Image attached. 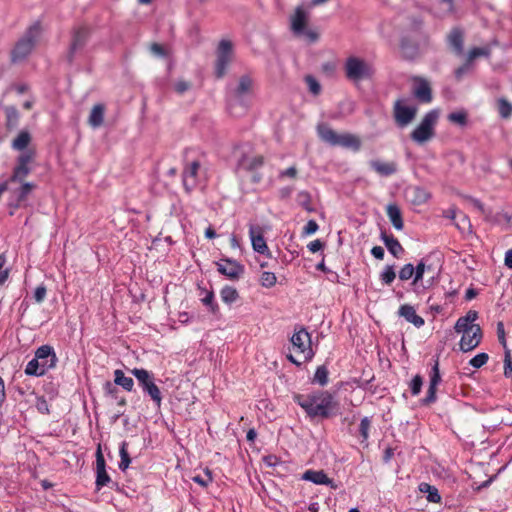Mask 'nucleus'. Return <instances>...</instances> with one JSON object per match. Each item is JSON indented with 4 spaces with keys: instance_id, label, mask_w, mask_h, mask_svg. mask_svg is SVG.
<instances>
[{
    "instance_id": "1",
    "label": "nucleus",
    "mask_w": 512,
    "mask_h": 512,
    "mask_svg": "<svg viewBox=\"0 0 512 512\" xmlns=\"http://www.w3.org/2000/svg\"><path fill=\"white\" fill-rule=\"evenodd\" d=\"M430 36L423 28V19L417 16L408 18L400 38V51L408 60H414L428 50Z\"/></svg>"
},
{
    "instance_id": "2",
    "label": "nucleus",
    "mask_w": 512,
    "mask_h": 512,
    "mask_svg": "<svg viewBox=\"0 0 512 512\" xmlns=\"http://www.w3.org/2000/svg\"><path fill=\"white\" fill-rule=\"evenodd\" d=\"M293 400L307 414L310 419H327L333 415V410L337 407L333 395L324 390L314 391L309 394L293 395Z\"/></svg>"
},
{
    "instance_id": "3",
    "label": "nucleus",
    "mask_w": 512,
    "mask_h": 512,
    "mask_svg": "<svg viewBox=\"0 0 512 512\" xmlns=\"http://www.w3.org/2000/svg\"><path fill=\"white\" fill-rule=\"evenodd\" d=\"M288 350L287 359L298 367L313 359L315 351L312 348L311 335L304 327H295Z\"/></svg>"
},
{
    "instance_id": "4",
    "label": "nucleus",
    "mask_w": 512,
    "mask_h": 512,
    "mask_svg": "<svg viewBox=\"0 0 512 512\" xmlns=\"http://www.w3.org/2000/svg\"><path fill=\"white\" fill-rule=\"evenodd\" d=\"M57 362L54 348L48 344L42 345L36 349L34 358L27 363L24 372L28 376L40 377L55 368Z\"/></svg>"
},
{
    "instance_id": "5",
    "label": "nucleus",
    "mask_w": 512,
    "mask_h": 512,
    "mask_svg": "<svg viewBox=\"0 0 512 512\" xmlns=\"http://www.w3.org/2000/svg\"><path fill=\"white\" fill-rule=\"evenodd\" d=\"M42 32L43 28L40 21H36L30 25L11 51V61L17 63L26 59L35 48Z\"/></svg>"
},
{
    "instance_id": "6",
    "label": "nucleus",
    "mask_w": 512,
    "mask_h": 512,
    "mask_svg": "<svg viewBox=\"0 0 512 512\" xmlns=\"http://www.w3.org/2000/svg\"><path fill=\"white\" fill-rule=\"evenodd\" d=\"M343 70L346 79L354 84L371 79L375 73L370 61L355 55L346 58Z\"/></svg>"
},
{
    "instance_id": "7",
    "label": "nucleus",
    "mask_w": 512,
    "mask_h": 512,
    "mask_svg": "<svg viewBox=\"0 0 512 512\" xmlns=\"http://www.w3.org/2000/svg\"><path fill=\"white\" fill-rule=\"evenodd\" d=\"M309 13L303 6H297L294 13L290 16V30L294 36L303 38L309 44L315 43L319 39L317 31L308 28Z\"/></svg>"
},
{
    "instance_id": "8",
    "label": "nucleus",
    "mask_w": 512,
    "mask_h": 512,
    "mask_svg": "<svg viewBox=\"0 0 512 512\" xmlns=\"http://www.w3.org/2000/svg\"><path fill=\"white\" fill-rule=\"evenodd\" d=\"M317 132L321 140L332 145L341 146L344 148H351L355 151L360 149L361 142L359 138L350 133L338 134L326 124H320L317 127Z\"/></svg>"
},
{
    "instance_id": "9",
    "label": "nucleus",
    "mask_w": 512,
    "mask_h": 512,
    "mask_svg": "<svg viewBox=\"0 0 512 512\" xmlns=\"http://www.w3.org/2000/svg\"><path fill=\"white\" fill-rule=\"evenodd\" d=\"M17 184L18 186L9 185L6 190V192H9L7 206L10 209V215H14L15 210L28 205V197L36 188V184L32 182Z\"/></svg>"
},
{
    "instance_id": "10",
    "label": "nucleus",
    "mask_w": 512,
    "mask_h": 512,
    "mask_svg": "<svg viewBox=\"0 0 512 512\" xmlns=\"http://www.w3.org/2000/svg\"><path fill=\"white\" fill-rule=\"evenodd\" d=\"M192 150L185 152V164L182 173L183 186L186 192L190 193L194 190L199 182V175L203 165V156L189 159L188 155Z\"/></svg>"
},
{
    "instance_id": "11",
    "label": "nucleus",
    "mask_w": 512,
    "mask_h": 512,
    "mask_svg": "<svg viewBox=\"0 0 512 512\" xmlns=\"http://www.w3.org/2000/svg\"><path fill=\"white\" fill-rule=\"evenodd\" d=\"M437 119L438 112L436 110L426 113L419 125L412 131L411 139L418 144H423L433 138Z\"/></svg>"
},
{
    "instance_id": "12",
    "label": "nucleus",
    "mask_w": 512,
    "mask_h": 512,
    "mask_svg": "<svg viewBox=\"0 0 512 512\" xmlns=\"http://www.w3.org/2000/svg\"><path fill=\"white\" fill-rule=\"evenodd\" d=\"M254 81L250 75H242L235 87L229 92V106L240 104L247 106V100L253 93Z\"/></svg>"
},
{
    "instance_id": "13",
    "label": "nucleus",
    "mask_w": 512,
    "mask_h": 512,
    "mask_svg": "<svg viewBox=\"0 0 512 512\" xmlns=\"http://www.w3.org/2000/svg\"><path fill=\"white\" fill-rule=\"evenodd\" d=\"M132 374L137 379L139 385L145 393H147L152 401L160 407L162 395L158 386L154 383L153 374L143 368H134Z\"/></svg>"
},
{
    "instance_id": "14",
    "label": "nucleus",
    "mask_w": 512,
    "mask_h": 512,
    "mask_svg": "<svg viewBox=\"0 0 512 512\" xmlns=\"http://www.w3.org/2000/svg\"><path fill=\"white\" fill-rule=\"evenodd\" d=\"M90 37V29L87 26L80 25L73 28L71 32V42L66 54L68 63H73L75 56L87 44Z\"/></svg>"
},
{
    "instance_id": "15",
    "label": "nucleus",
    "mask_w": 512,
    "mask_h": 512,
    "mask_svg": "<svg viewBox=\"0 0 512 512\" xmlns=\"http://www.w3.org/2000/svg\"><path fill=\"white\" fill-rule=\"evenodd\" d=\"M417 114V108L406 104L405 100L398 99L393 106V116L399 127L409 125Z\"/></svg>"
},
{
    "instance_id": "16",
    "label": "nucleus",
    "mask_w": 512,
    "mask_h": 512,
    "mask_svg": "<svg viewBox=\"0 0 512 512\" xmlns=\"http://www.w3.org/2000/svg\"><path fill=\"white\" fill-rule=\"evenodd\" d=\"M232 59V43L228 40H221L217 49V60L215 65V74L217 78H222Z\"/></svg>"
},
{
    "instance_id": "17",
    "label": "nucleus",
    "mask_w": 512,
    "mask_h": 512,
    "mask_svg": "<svg viewBox=\"0 0 512 512\" xmlns=\"http://www.w3.org/2000/svg\"><path fill=\"white\" fill-rule=\"evenodd\" d=\"M217 270L231 280L239 279L244 273V266L236 260L225 258L216 263Z\"/></svg>"
},
{
    "instance_id": "18",
    "label": "nucleus",
    "mask_w": 512,
    "mask_h": 512,
    "mask_svg": "<svg viewBox=\"0 0 512 512\" xmlns=\"http://www.w3.org/2000/svg\"><path fill=\"white\" fill-rule=\"evenodd\" d=\"M249 236L251 239L252 248L255 252L271 257V252L267 246L266 240L263 235V230L258 225H250Z\"/></svg>"
},
{
    "instance_id": "19",
    "label": "nucleus",
    "mask_w": 512,
    "mask_h": 512,
    "mask_svg": "<svg viewBox=\"0 0 512 512\" xmlns=\"http://www.w3.org/2000/svg\"><path fill=\"white\" fill-rule=\"evenodd\" d=\"M413 95L421 103H430L432 101V90L429 82L422 77L413 79Z\"/></svg>"
},
{
    "instance_id": "20",
    "label": "nucleus",
    "mask_w": 512,
    "mask_h": 512,
    "mask_svg": "<svg viewBox=\"0 0 512 512\" xmlns=\"http://www.w3.org/2000/svg\"><path fill=\"white\" fill-rule=\"evenodd\" d=\"M111 482V478L106 471V462L101 449L98 448L96 452V488L100 490L102 487L107 486Z\"/></svg>"
},
{
    "instance_id": "21",
    "label": "nucleus",
    "mask_w": 512,
    "mask_h": 512,
    "mask_svg": "<svg viewBox=\"0 0 512 512\" xmlns=\"http://www.w3.org/2000/svg\"><path fill=\"white\" fill-rule=\"evenodd\" d=\"M478 318V313L476 311L470 310L466 313L465 316L460 317L455 324V331L457 333H467L472 331H479L480 326L478 324H474V321Z\"/></svg>"
},
{
    "instance_id": "22",
    "label": "nucleus",
    "mask_w": 512,
    "mask_h": 512,
    "mask_svg": "<svg viewBox=\"0 0 512 512\" xmlns=\"http://www.w3.org/2000/svg\"><path fill=\"white\" fill-rule=\"evenodd\" d=\"M302 480L312 482L316 485H327L332 489H337V485L333 479L329 478L323 470H306L302 476Z\"/></svg>"
},
{
    "instance_id": "23",
    "label": "nucleus",
    "mask_w": 512,
    "mask_h": 512,
    "mask_svg": "<svg viewBox=\"0 0 512 512\" xmlns=\"http://www.w3.org/2000/svg\"><path fill=\"white\" fill-rule=\"evenodd\" d=\"M482 339V330L472 331L463 333L462 338L459 343L460 350L463 352H469L475 349L481 342Z\"/></svg>"
},
{
    "instance_id": "24",
    "label": "nucleus",
    "mask_w": 512,
    "mask_h": 512,
    "mask_svg": "<svg viewBox=\"0 0 512 512\" xmlns=\"http://www.w3.org/2000/svg\"><path fill=\"white\" fill-rule=\"evenodd\" d=\"M398 315L417 328L422 327L425 323L424 319L416 313L415 308L409 304L401 305L398 310Z\"/></svg>"
},
{
    "instance_id": "25",
    "label": "nucleus",
    "mask_w": 512,
    "mask_h": 512,
    "mask_svg": "<svg viewBox=\"0 0 512 512\" xmlns=\"http://www.w3.org/2000/svg\"><path fill=\"white\" fill-rule=\"evenodd\" d=\"M264 165L262 155H242L238 160V167L247 171H256Z\"/></svg>"
},
{
    "instance_id": "26",
    "label": "nucleus",
    "mask_w": 512,
    "mask_h": 512,
    "mask_svg": "<svg viewBox=\"0 0 512 512\" xmlns=\"http://www.w3.org/2000/svg\"><path fill=\"white\" fill-rule=\"evenodd\" d=\"M463 40L464 34L459 27L453 28L447 36L448 45L458 55L462 54L463 52Z\"/></svg>"
},
{
    "instance_id": "27",
    "label": "nucleus",
    "mask_w": 512,
    "mask_h": 512,
    "mask_svg": "<svg viewBox=\"0 0 512 512\" xmlns=\"http://www.w3.org/2000/svg\"><path fill=\"white\" fill-rule=\"evenodd\" d=\"M381 239L384 242L388 251L396 258H400L404 253V249L397 238H395L392 234H387L386 232L381 233Z\"/></svg>"
},
{
    "instance_id": "28",
    "label": "nucleus",
    "mask_w": 512,
    "mask_h": 512,
    "mask_svg": "<svg viewBox=\"0 0 512 512\" xmlns=\"http://www.w3.org/2000/svg\"><path fill=\"white\" fill-rule=\"evenodd\" d=\"M370 167L381 176H390L397 172V164L395 162L372 160L370 161Z\"/></svg>"
},
{
    "instance_id": "29",
    "label": "nucleus",
    "mask_w": 512,
    "mask_h": 512,
    "mask_svg": "<svg viewBox=\"0 0 512 512\" xmlns=\"http://www.w3.org/2000/svg\"><path fill=\"white\" fill-rule=\"evenodd\" d=\"M387 216L392 223L393 227L397 230L403 229V219L399 207L395 204H389L387 206Z\"/></svg>"
},
{
    "instance_id": "30",
    "label": "nucleus",
    "mask_w": 512,
    "mask_h": 512,
    "mask_svg": "<svg viewBox=\"0 0 512 512\" xmlns=\"http://www.w3.org/2000/svg\"><path fill=\"white\" fill-rule=\"evenodd\" d=\"M105 108L102 104L93 106L89 115L88 123L93 128H98L103 124Z\"/></svg>"
},
{
    "instance_id": "31",
    "label": "nucleus",
    "mask_w": 512,
    "mask_h": 512,
    "mask_svg": "<svg viewBox=\"0 0 512 512\" xmlns=\"http://www.w3.org/2000/svg\"><path fill=\"white\" fill-rule=\"evenodd\" d=\"M31 142V135L28 131L22 130L19 132L17 137L12 141L11 147L16 151L24 152Z\"/></svg>"
},
{
    "instance_id": "32",
    "label": "nucleus",
    "mask_w": 512,
    "mask_h": 512,
    "mask_svg": "<svg viewBox=\"0 0 512 512\" xmlns=\"http://www.w3.org/2000/svg\"><path fill=\"white\" fill-rule=\"evenodd\" d=\"M419 491L421 493L427 494V500L431 503H440L441 496L439 494L438 489L435 486H432L426 482H422L419 484Z\"/></svg>"
},
{
    "instance_id": "33",
    "label": "nucleus",
    "mask_w": 512,
    "mask_h": 512,
    "mask_svg": "<svg viewBox=\"0 0 512 512\" xmlns=\"http://www.w3.org/2000/svg\"><path fill=\"white\" fill-rule=\"evenodd\" d=\"M114 382L116 385L122 386L126 391L130 392L133 390V379L125 376L124 372L120 369L114 371Z\"/></svg>"
},
{
    "instance_id": "34",
    "label": "nucleus",
    "mask_w": 512,
    "mask_h": 512,
    "mask_svg": "<svg viewBox=\"0 0 512 512\" xmlns=\"http://www.w3.org/2000/svg\"><path fill=\"white\" fill-rule=\"evenodd\" d=\"M6 115V126L8 129H14L17 127L19 122V112L14 106H7L4 108Z\"/></svg>"
},
{
    "instance_id": "35",
    "label": "nucleus",
    "mask_w": 512,
    "mask_h": 512,
    "mask_svg": "<svg viewBox=\"0 0 512 512\" xmlns=\"http://www.w3.org/2000/svg\"><path fill=\"white\" fill-rule=\"evenodd\" d=\"M220 296L224 303L230 305L237 301L239 293L234 287L226 285L221 289Z\"/></svg>"
},
{
    "instance_id": "36",
    "label": "nucleus",
    "mask_w": 512,
    "mask_h": 512,
    "mask_svg": "<svg viewBox=\"0 0 512 512\" xmlns=\"http://www.w3.org/2000/svg\"><path fill=\"white\" fill-rule=\"evenodd\" d=\"M447 119L460 127H465L468 123V114L465 110H459L448 114Z\"/></svg>"
},
{
    "instance_id": "37",
    "label": "nucleus",
    "mask_w": 512,
    "mask_h": 512,
    "mask_svg": "<svg viewBox=\"0 0 512 512\" xmlns=\"http://www.w3.org/2000/svg\"><path fill=\"white\" fill-rule=\"evenodd\" d=\"M411 192L413 194L412 202L417 205L426 203L430 198V194L422 187H414Z\"/></svg>"
},
{
    "instance_id": "38",
    "label": "nucleus",
    "mask_w": 512,
    "mask_h": 512,
    "mask_svg": "<svg viewBox=\"0 0 512 512\" xmlns=\"http://www.w3.org/2000/svg\"><path fill=\"white\" fill-rule=\"evenodd\" d=\"M202 292L205 293L204 297L201 299L202 303L209 308L211 313L216 314L219 311V306L215 302L214 292L205 289H202Z\"/></svg>"
},
{
    "instance_id": "39",
    "label": "nucleus",
    "mask_w": 512,
    "mask_h": 512,
    "mask_svg": "<svg viewBox=\"0 0 512 512\" xmlns=\"http://www.w3.org/2000/svg\"><path fill=\"white\" fill-rule=\"evenodd\" d=\"M396 278V272L393 265H386L379 275V279L384 285H391Z\"/></svg>"
},
{
    "instance_id": "40",
    "label": "nucleus",
    "mask_w": 512,
    "mask_h": 512,
    "mask_svg": "<svg viewBox=\"0 0 512 512\" xmlns=\"http://www.w3.org/2000/svg\"><path fill=\"white\" fill-rule=\"evenodd\" d=\"M127 447L128 443L125 441H123L120 445L119 453L121 460L119 463V469L122 471H125L129 467V464L131 463V458L129 456Z\"/></svg>"
},
{
    "instance_id": "41",
    "label": "nucleus",
    "mask_w": 512,
    "mask_h": 512,
    "mask_svg": "<svg viewBox=\"0 0 512 512\" xmlns=\"http://www.w3.org/2000/svg\"><path fill=\"white\" fill-rule=\"evenodd\" d=\"M454 13V1L453 0H440L438 3V15L440 17H446Z\"/></svg>"
},
{
    "instance_id": "42",
    "label": "nucleus",
    "mask_w": 512,
    "mask_h": 512,
    "mask_svg": "<svg viewBox=\"0 0 512 512\" xmlns=\"http://www.w3.org/2000/svg\"><path fill=\"white\" fill-rule=\"evenodd\" d=\"M328 374V369L324 365L317 367L313 382L318 383L321 386H325L328 383Z\"/></svg>"
},
{
    "instance_id": "43",
    "label": "nucleus",
    "mask_w": 512,
    "mask_h": 512,
    "mask_svg": "<svg viewBox=\"0 0 512 512\" xmlns=\"http://www.w3.org/2000/svg\"><path fill=\"white\" fill-rule=\"evenodd\" d=\"M498 112L504 119H508L512 115V104L506 99L501 98L498 100Z\"/></svg>"
},
{
    "instance_id": "44",
    "label": "nucleus",
    "mask_w": 512,
    "mask_h": 512,
    "mask_svg": "<svg viewBox=\"0 0 512 512\" xmlns=\"http://www.w3.org/2000/svg\"><path fill=\"white\" fill-rule=\"evenodd\" d=\"M455 225L459 230H461L463 232H465V231L470 232L471 228H472L469 217L462 212H459V215L455 222Z\"/></svg>"
},
{
    "instance_id": "45",
    "label": "nucleus",
    "mask_w": 512,
    "mask_h": 512,
    "mask_svg": "<svg viewBox=\"0 0 512 512\" xmlns=\"http://www.w3.org/2000/svg\"><path fill=\"white\" fill-rule=\"evenodd\" d=\"M371 428V420L369 417H364L361 419L360 425H359V433L362 437V442H365L369 438V430Z\"/></svg>"
},
{
    "instance_id": "46",
    "label": "nucleus",
    "mask_w": 512,
    "mask_h": 512,
    "mask_svg": "<svg viewBox=\"0 0 512 512\" xmlns=\"http://www.w3.org/2000/svg\"><path fill=\"white\" fill-rule=\"evenodd\" d=\"M277 278L273 272H263L260 277V284L263 287L271 288L276 284Z\"/></svg>"
},
{
    "instance_id": "47",
    "label": "nucleus",
    "mask_w": 512,
    "mask_h": 512,
    "mask_svg": "<svg viewBox=\"0 0 512 512\" xmlns=\"http://www.w3.org/2000/svg\"><path fill=\"white\" fill-rule=\"evenodd\" d=\"M440 381H441V376H440V371H439V361L435 360V363H434L431 373H430L429 386L437 388Z\"/></svg>"
},
{
    "instance_id": "48",
    "label": "nucleus",
    "mask_w": 512,
    "mask_h": 512,
    "mask_svg": "<svg viewBox=\"0 0 512 512\" xmlns=\"http://www.w3.org/2000/svg\"><path fill=\"white\" fill-rule=\"evenodd\" d=\"M423 378L420 375H415L409 383V388L413 396H417L422 389Z\"/></svg>"
},
{
    "instance_id": "49",
    "label": "nucleus",
    "mask_w": 512,
    "mask_h": 512,
    "mask_svg": "<svg viewBox=\"0 0 512 512\" xmlns=\"http://www.w3.org/2000/svg\"><path fill=\"white\" fill-rule=\"evenodd\" d=\"M305 82L308 85L309 91L313 95H318L321 92V85H320V83L312 75H307L305 77Z\"/></svg>"
},
{
    "instance_id": "50",
    "label": "nucleus",
    "mask_w": 512,
    "mask_h": 512,
    "mask_svg": "<svg viewBox=\"0 0 512 512\" xmlns=\"http://www.w3.org/2000/svg\"><path fill=\"white\" fill-rule=\"evenodd\" d=\"M414 266L411 263L405 264L399 271V279L407 281L414 276Z\"/></svg>"
},
{
    "instance_id": "51",
    "label": "nucleus",
    "mask_w": 512,
    "mask_h": 512,
    "mask_svg": "<svg viewBox=\"0 0 512 512\" xmlns=\"http://www.w3.org/2000/svg\"><path fill=\"white\" fill-rule=\"evenodd\" d=\"M192 480L195 483L201 485L202 487H207L210 483H212L213 478H212V474H211L210 470L207 469L203 476L196 475L192 478Z\"/></svg>"
},
{
    "instance_id": "52",
    "label": "nucleus",
    "mask_w": 512,
    "mask_h": 512,
    "mask_svg": "<svg viewBox=\"0 0 512 512\" xmlns=\"http://www.w3.org/2000/svg\"><path fill=\"white\" fill-rule=\"evenodd\" d=\"M489 356L487 353H479L470 360V365L476 369L481 368L487 363Z\"/></svg>"
},
{
    "instance_id": "53",
    "label": "nucleus",
    "mask_w": 512,
    "mask_h": 512,
    "mask_svg": "<svg viewBox=\"0 0 512 512\" xmlns=\"http://www.w3.org/2000/svg\"><path fill=\"white\" fill-rule=\"evenodd\" d=\"M426 265L424 260H421L416 267H414V279L413 284H417L419 281L423 279L424 273L426 271Z\"/></svg>"
},
{
    "instance_id": "54",
    "label": "nucleus",
    "mask_w": 512,
    "mask_h": 512,
    "mask_svg": "<svg viewBox=\"0 0 512 512\" xmlns=\"http://www.w3.org/2000/svg\"><path fill=\"white\" fill-rule=\"evenodd\" d=\"M488 55H489L488 49L475 47L469 51L467 61L471 64V62L474 59H476L477 57L488 56Z\"/></svg>"
},
{
    "instance_id": "55",
    "label": "nucleus",
    "mask_w": 512,
    "mask_h": 512,
    "mask_svg": "<svg viewBox=\"0 0 512 512\" xmlns=\"http://www.w3.org/2000/svg\"><path fill=\"white\" fill-rule=\"evenodd\" d=\"M436 390L437 388L435 387H428L426 396L421 400L422 405L428 406L436 401Z\"/></svg>"
},
{
    "instance_id": "56",
    "label": "nucleus",
    "mask_w": 512,
    "mask_h": 512,
    "mask_svg": "<svg viewBox=\"0 0 512 512\" xmlns=\"http://www.w3.org/2000/svg\"><path fill=\"white\" fill-rule=\"evenodd\" d=\"M504 375L507 378H512V360L510 351H506L504 359Z\"/></svg>"
},
{
    "instance_id": "57",
    "label": "nucleus",
    "mask_w": 512,
    "mask_h": 512,
    "mask_svg": "<svg viewBox=\"0 0 512 512\" xmlns=\"http://www.w3.org/2000/svg\"><path fill=\"white\" fill-rule=\"evenodd\" d=\"M318 229H319V226H318L317 222L315 220L311 219L306 223V225L303 229V234L311 235V234L316 233Z\"/></svg>"
},
{
    "instance_id": "58",
    "label": "nucleus",
    "mask_w": 512,
    "mask_h": 512,
    "mask_svg": "<svg viewBox=\"0 0 512 512\" xmlns=\"http://www.w3.org/2000/svg\"><path fill=\"white\" fill-rule=\"evenodd\" d=\"M191 85L185 80H179L175 83L174 89L177 93L183 94L190 89Z\"/></svg>"
},
{
    "instance_id": "59",
    "label": "nucleus",
    "mask_w": 512,
    "mask_h": 512,
    "mask_svg": "<svg viewBox=\"0 0 512 512\" xmlns=\"http://www.w3.org/2000/svg\"><path fill=\"white\" fill-rule=\"evenodd\" d=\"M46 297V288L45 286L41 285V286H38L36 289H35V292H34V299L37 303H41Z\"/></svg>"
},
{
    "instance_id": "60",
    "label": "nucleus",
    "mask_w": 512,
    "mask_h": 512,
    "mask_svg": "<svg viewBox=\"0 0 512 512\" xmlns=\"http://www.w3.org/2000/svg\"><path fill=\"white\" fill-rule=\"evenodd\" d=\"M497 337L499 342L506 347V338H505V329L504 324L502 322L497 323Z\"/></svg>"
},
{
    "instance_id": "61",
    "label": "nucleus",
    "mask_w": 512,
    "mask_h": 512,
    "mask_svg": "<svg viewBox=\"0 0 512 512\" xmlns=\"http://www.w3.org/2000/svg\"><path fill=\"white\" fill-rule=\"evenodd\" d=\"M308 249L312 253H316L323 249L324 243L320 239H316L308 244Z\"/></svg>"
},
{
    "instance_id": "62",
    "label": "nucleus",
    "mask_w": 512,
    "mask_h": 512,
    "mask_svg": "<svg viewBox=\"0 0 512 512\" xmlns=\"http://www.w3.org/2000/svg\"><path fill=\"white\" fill-rule=\"evenodd\" d=\"M297 176V169L295 166H291L285 170L280 171L279 178L289 177L295 178Z\"/></svg>"
},
{
    "instance_id": "63",
    "label": "nucleus",
    "mask_w": 512,
    "mask_h": 512,
    "mask_svg": "<svg viewBox=\"0 0 512 512\" xmlns=\"http://www.w3.org/2000/svg\"><path fill=\"white\" fill-rule=\"evenodd\" d=\"M470 65H471V64L467 61L464 65H462L461 67L457 68V69L455 70V77H456L457 79H461V77H462L465 73H467V72L469 71V69H470Z\"/></svg>"
},
{
    "instance_id": "64",
    "label": "nucleus",
    "mask_w": 512,
    "mask_h": 512,
    "mask_svg": "<svg viewBox=\"0 0 512 512\" xmlns=\"http://www.w3.org/2000/svg\"><path fill=\"white\" fill-rule=\"evenodd\" d=\"M371 254L378 260H382L384 258V249L381 246H374L371 249Z\"/></svg>"
}]
</instances>
